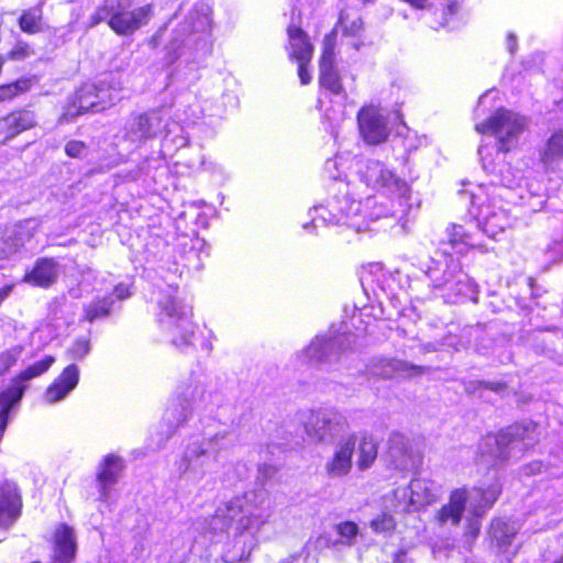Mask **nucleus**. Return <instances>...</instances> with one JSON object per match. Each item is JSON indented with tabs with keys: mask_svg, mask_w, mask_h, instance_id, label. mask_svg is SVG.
Wrapping results in <instances>:
<instances>
[{
	"mask_svg": "<svg viewBox=\"0 0 563 563\" xmlns=\"http://www.w3.org/2000/svg\"><path fill=\"white\" fill-rule=\"evenodd\" d=\"M549 252H552L554 255L563 257V238L554 239L553 242L548 247Z\"/></svg>",
	"mask_w": 563,
	"mask_h": 563,
	"instance_id": "de8ad7c7",
	"label": "nucleus"
},
{
	"mask_svg": "<svg viewBox=\"0 0 563 563\" xmlns=\"http://www.w3.org/2000/svg\"><path fill=\"white\" fill-rule=\"evenodd\" d=\"M428 372L429 367L416 365L398 358H379L374 361L371 366V373L383 378H391L395 375L411 378L423 375Z\"/></svg>",
	"mask_w": 563,
	"mask_h": 563,
	"instance_id": "aec40b11",
	"label": "nucleus"
},
{
	"mask_svg": "<svg viewBox=\"0 0 563 563\" xmlns=\"http://www.w3.org/2000/svg\"><path fill=\"white\" fill-rule=\"evenodd\" d=\"M340 23L345 35L356 36L363 29V22L361 18L350 20L349 16L343 13L340 16Z\"/></svg>",
	"mask_w": 563,
	"mask_h": 563,
	"instance_id": "ea45409f",
	"label": "nucleus"
},
{
	"mask_svg": "<svg viewBox=\"0 0 563 563\" xmlns=\"http://www.w3.org/2000/svg\"><path fill=\"white\" fill-rule=\"evenodd\" d=\"M508 49L511 54L516 51V37L512 33L508 35Z\"/></svg>",
	"mask_w": 563,
	"mask_h": 563,
	"instance_id": "5fc2aeb1",
	"label": "nucleus"
},
{
	"mask_svg": "<svg viewBox=\"0 0 563 563\" xmlns=\"http://www.w3.org/2000/svg\"><path fill=\"white\" fill-rule=\"evenodd\" d=\"M434 286L438 288L443 287L448 292L444 295L448 300L456 302L459 296L465 295L468 289L467 276L463 273H459L455 277L450 273L449 277H445L443 282H439L432 276Z\"/></svg>",
	"mask_w": 563,
	"mask_h": 563,
	"instance_id": "c756f323",
	"label": "nucleus"
},
{
	"mask_svg": "<svg viewBox=\"0 0 563 563\" xmlns=\"http://www.w3.org/2000/svg\"><path fill=\"white\" fill-rule=\"evenodd\" d=\"M356 446V435H350L341 441L333 455L324 464V471L330 478L346 476L352 470V456Z\"/></svg>",
	"mask_w": 563,
	"mask_h": 563,
	"instance_id": "a211bd4d",
	"label": "nucleus"
},
{
	"mask_svg": "<svg viewBox=\"0 0 563 563\" xmlns=\"http://www.w3.org/2000/svg\"><path fill=\"white\" fill-rule=\"evenodd\" d=\"M449 242L453 247H456L459 244L473 246L471 234H468L463 227L455 224L452 225L449 233Z\"/></svg>",
	"mask_w": 563,
	"mask_h": 563,
	"instance_id": "4c0bfd02",
	"label": "nucleus"
},
{
	"mask_svg": "<svg viewBox=\"0 0 563 563\" xmlns=\"http://www.w3.org/2000/svg\"><path fill=\"white\" fill-rule=\"evenodd\" d=\"M30 46L25 43H19L15 47H13L9 53V58L13 60L24 59L30 55Z\"/></svg>",
	"mask_w": 563,
	"mask_h": 563,
	"instance_id": "a18cd8bd",
	"label": "nucleus"
},
{
	"mask_svg": "<svg viewBox=\"0 0 563 563\" xmlns=\"http://www.w3.org/2000/svg\"><path fill=\"white\" fill-rule=\"evenodd\" d=\"M167 27V24H165L163 27H161L154 35L153 37L151 38L150 41V45L153 47V48H156L158 45H159V42L164 35V31L166 30Z\"/></svg>",
	"mask_w": 563,
	"mask_h": 563,
	"instance_id": "3c124183",
	"label": "nucleus"
},
{
	"mask_svg": "<svg viewBox=\"0 0 563 563\" xmlns=\"http://www.w3.org/2000/svg\"><path fill=\"white\" fill-rule=\"evenodd\" d=\"M209 26V20L206 14L198 12L191 13L175 31L166 51V63L174 64L184 55V48L192 43L198 45L206 42V33Z\"/></svg>",
	"mask_w": 563,
	"mask_h": 563,
	"instance_id": "0eeeda50",
	"label": "nucleus"
},
{
	"mask_svg": "<svg viewBox=\"0 0 563 563\" xmlns=\"http://www.w3.org/2000/svg\"><path fill=\"white\" fill-rule=\"evenodd\" d=\"M481 518L482 517L470 515L465 527V537L467 539H471L473 541L478 537L482 527Z\"/></svg>",
	"mask_w": 563,
	"mask_h": 563,
	"instance_id": "37998d69",
	"label": "nucleus"
},
{
	"mask_svg": "<svg viewBox=\"0 0 563 563\" xmlns=\"http://www.w3.org/2000/svg\"><path fill=\"white\" fill-rule=\"evenodd\" d=\"M118 99L117 93L110 89L93 84H85L77 91L74 106L78 109L77 113L100 112L111 107Z\"/></svg>",
	"mask_w": 563,
	"mask_h": 563,
	"instance_id": "ddd939ff",
	"label": "nucleus"
},
{
	"mask_svg": "<svg viewBox=\"0 0 563 563\" xmlns=\"http://www.w3.org/2000/svg\"><path fill=\"white\" fill-rule=\"evenodd\" d=\"M55 362V358L51 355L45 356L43 360L35 362L34 364L22 371L15 378L12 379L11 385L4 390H11L14 388L21 389V397L26 389L24 382L33 379L44 374Z\"/></svg>",
	"mask_w": 563,
	"mask_h": 563,
	"instance_id": "cd10ccee",
	"label": "nucleus"
},
{
	"mask_svg": "<svg viewBox=\"0 0 563 563\" xmlns=\"http://www.w3.org/2000/svg\"><path fill=\"white\" fill-rule=\"evenodd\" d=\"M501 487L494 482L484 487L456 488L451 492L446 504L437 511L435 523L439 527H459L466 510L476 517H484L498 499Z\"/></svg>",
	"mask_w": 563,
	"mask_h": 563,
	"instance_id": "f03ea898",
	"label": "nucleus"
},
{
	"mask_svg": "<svg viewBox=\"0 0 563 563\" xmlns=\"http://www.w3.org/2000/svg\"><path fill=\"white\" fill-rule=\"evenodd\" d=\"M482 386L484 388L493 390L495 393H500V391H503L506 388V384L505 383H500V382H485V380H483V385Z\"/></svg>",
	"mask_w": 563,
	"mask_h": 563,
	"instance_id": "8fccbe9b",
	"label": "nucleus"
},
{
	"mask_svg": "<svg viewBox=\"0 0 563 563\" xmlns=\"http://www.w3.org/2000/svg\"><path fill=\"white\" fill-rule=\"evenodd\" d=\"M319 68L320 85L332 93L340 95L343 91V87L339 73L334 67V44L330 36L324 38Z\"/></svg>",
	"mask_w": 563,
	"mask_h": 563,
	"instance_id": "4be33fe9",
	"label": "nucleus"
},
{
	"mask_svg": "<svg viewBox=\"0 0 563 563\" xmlns=\"http://www.w3.org/2000/svg\"><path fill=\"white\" fill-rule=\"evenodd\" d=\"M407 490H409L410 496L408 503L404 506V510H408L410 507L419 509L431 505L441 495V487L438 484L420 477L413 478L408 488L396 489L395 496L397 498H405L407 497Z\"/></svg>",
	"mask_w": 563,
	"mask_h": 563,
	"instance_id": "4468645a",
	"label": "nucleus"
},
{
	"mask_svg": "<svg viewBox=\"0 0 563 563\" xmlns=\"http://www.w3.org/2000/svg\"><path fill=\"white\" fill-rule=\"evenodd\" d=\"M11 292V287H5L2 290H0V303L9 296Z\"/></svg>",
	"mask_w": 563,
	"mask_h": 563,
	"instance_id": "6e6d98bb",
	"label": "nucleus"
},
{
	"mask_svg": "<svg viewBox=\"0 0 563 563\" xmlns=\"http://www.w3.org/2000/svg\"><path fill=\"white\" fill-rule=\"evenodd\" d=\"M483 385V380H473V382H468L466 385H465V393L467 394H474L476 393V390Z\"/></svg>",
	"mask_w": 563,
	"mask_h": 563,
	"instance_id": "603ef678",
	"label": "nucleus"
},
{
	"mask_svg": "<svg viewBox=\"0 0 563 563\" xmlns=\"http://www.w3.org/2000/svg\"><path fill=\"white\" fill-rule=\"evenodd\" d=\"M526 125L527 119L525 117L501 108L484 122L476 124L475 130L481 134L494 136L497 151L507 153L517 145Z\"/></svg>",
	"mask_w": 563,
	"mask_h": 563,
	"instance_id": "423d86ee",
	"label": "nucleus"
},
{
	"mask_svg": "<svg viewBox=\"0 0 563 563\" xmlns=\"http://www.w3.org/2000/svg\"><path fill=\"white\" fill-rule=\"evenodd\" d=\"M363 177L368 186L387 188L399 196L405 197L408 192L407 184L398 178L393 172L378 161H368L363 172Z\"/></svg>",
	"mask_w": 563,
	"mask_h": 563,
	"instance_id": "f3484780",
	"label": "nucleus"
},
{
	"mask_svg": "<svg viewBox=\"0 0 563 563\" xmlns=\"http://www.w3.org/2000/svg\"><path fill=\"white\" fill-rule=\"evenodd\" d=\"M114 303L112 296L96 297L84 307V319L90 323L97 319L107 318L111 313Z\"/></svg>",
	"mask_w": 563,
	"mask_h": 563,
	"instance_id": "2f4dec72",
	"label": "nucleus"
},
{
	"mask_svg": "<svg viewBox=\"0 0 563 563\" xmlns=\"http://www.w3.org/2000/svg\"><path fill=\"white\" fill-rule=\"evenodd\" d=\"M360 133L368 144H379L387 140V119L373 106L363 107L357 113Z\"/></svg>",
	"mask_w": 563,
	"mask_h": 563,
	"instance_id": "f8f14e48",
	"label": "nucleus"
},
{
	"mask_svg": "<svg viewBox=\"0 0 563 563\" xmlns=\"http://www.w3.org/2000/svg\"><path fill=\"white\" fill-rule=\"evenodd\" d=\"M560 157H563V134L556 133L549 140L542 158L545 163H548Z\"/></svg>",
	"mask_w": 563,
	"mask_h": 563,
	"instance_id": "c9c22d12",
	"label": "nucleus"
},
{
	"mask_svg": "<svg viewBox=\"0 0 563 563\" xmlns=\"http://www.w3.org/2000/svg\"><path fill=\"white\" fill-rule=\"evenodd\" d=\"M290 58L295 60H311L313 47L307 34L295 25L288 26Z\"/></svg>",
	"mask_w": 563,
	"mask_h": 563,
	"instance_id": "bb28decb",
	"label": "nucleus"
},
{
	"mask_svg": "<svg viewBox=\"0 0 563 563\" xmlns=\"http://www.w3.org/2000/svg\"><path fill=\"white\" fill-rule=\"evenodd\" d=\"M357 449V467L361 471H365L373 465L377 457V444L375 440L369 435H362L360 440L356 438Z\"/></svg>",
	"mask_w": 563,
	"mask_h": 563,
	"instance_id": "c85d7f7f",
	"label": "nucleus"
},
{
	"mask_svg": "<svg viewBox=\"0 0 563 563\" xmlns=\"http://www.w3.org/2000/svg\"><path fill=\"white\" fill-rule=\"evenodd\" d=\"M538 437L537 423H516L497 434L486 435L479 445L481 454L493 463L517 460L538 442Z\"/></svg>",
	"mask_w": 563,
	"mask_h": 563,
	"instance_id": "7ed1b4c3",
	"label": "nucleus"
},
{
	"mask_svg": "<svg viewBox=\"0 0 563 563\" xmlns=\"http://www.w3.org/2000/svg\"><path fill=\"white\" fill-rule=\"evenodd\" d=\"M86 151V145L80 141H70L65 146V152L70 157H80Z\"/></svg>",
	"mask_w": 563,
	"mask_h": 563,
	"instance_id": "c03bdc74",
	"label": "nucleus"
},
{
	"mask_svg": "<svg viewBox=\"0 0 563 563\" xmlns=\"http://www.w3.org/2000/svg\"><path fill=\"white\" fill-rule=\"evenodd\" d=\"M131 0H103L90 16V25L95 26L107 22L109 27L118 35H132L146 25L153 16V5L130 10Z\"/></svg>",
	"mask_w": 563,
	"mask_h": 563,
	"instance_id": "20e7f679",
	"label": "nucleus"
},
{
	"mask_svg": "<svg viewBox=\"0 0 563 563\" xmlns=\"http://www.w3.org/2000/svg\"><path fill=\"white\" fill-rule=\"evenodd\" d=\"M339 536L344 539V543L351 545L356 537L358 528L354 522L345 521L336 526Z\"/></svg>",
	"mask_w": 563,
	"mask_h": 563,
	"instance_id": "a19ab883",
	"label": "nucleus"
},
{
	"mask_svg": "<svg viewBox=\"0 0 563 563\" xmlns=\"http://www.w3.org/2000/svg\"><path fill=\"white\" fill-rule=\"evenodd\" d=\"M389 455L396 468L409 470L413 466L401 435H396L390 440Z\"/></svg>",
	"mask_w": 563,
	"mask_h": 563,
	"instance_id": "473e14b6",
	"label": "nucleus"
},
{
	"mask_svg": "<svg viewBox=\"0 0 563 563\" xmlns=\"http://www.w3.org/2000/svg\"><path fill=\"white\" fill-rule=\"evenodd\" d=\"M123 468L124 463L121 457L109 454L103 459L97 473L101 500H108L110 487L119 481Z\"/></svg>",
	"mask_w": 563,
	"mask_h": 563,
	"instance_id": "393cba45",
	"label": "nucleus"
},
{
	"mask_svg": "<svg viewBox=\"0 0 563 563\" xmlns=\"http://www.w3.org/2000/svg\"><path fill=\"white\" fill-rule=\"evenodd\" d=\"M517 532L518 528L515 522L503 519L493 520L489 529L492 539L500 548L510 545Z\"/></svg>",
	"mask_w": 563,
	"mask_h": 563,
	"instance_id": "7c9ffc66",
	"label": "nucleus"
},
{
	"mask_svg": "<svg viewBox=\"0 0 563 563\" xmlns=\"http://www.w3.org/2000/svg\"><path fill=\"white\" fill-rule=\"evenodd\" d=\"M292 561H294V558H288L280 563H292Z\"/></svg>",
	"mask_w": 563,
	"mask_h": 563,
	"instance_id": "13d9d810",
	"label": "nucleus"
},
{
	"mask_svg": "<svg viewBox=\"0 0 563 563\" xmlns=\"http://www.w3.org/2000/svg\"><path fill=\"white\" fill-rule=\"evenodd\" d=\"M205 393L203 386L199 384L188 386L180 393L181 400L184 401V404L180 405V409L177 407L168 408L164 415V421L169 428L168 435L173 434L176 429L188 419L194 405L203 401Z\"/></svg>",
	"mask_w": 563,
	"mask_h": 563,
	"instance_id": "dca6fc26",
	"label": "nucleus"
},
{
	"mask_svg": "<svg viewBox=\"0 0 563 563\" xmlns=\"http://www.w3.org/2000/svg\"><path fill=\"white\" fill-rule=\"evenodd\" d=\"M347 429L345 417L335 410H319L306 424L307 433L318 441H332Z\"/></svg>",
	"mask_w": 563,
	"mask_h": 563,
	"instance_id": "9d476101",
	"label": "nucleus"
},
{
	"mask_svg": "<svg viewBox=\"0 0 563 563\" xmlns=\"http://www.w3.org/2000/svg\"><path fill=\"white\" fill-rule=\"evenodd\" d=\"M486 151H487V148H486L485 146H481V147L478 148V154H479V156H481V159L483 161V167H484L485 169L489 170V172H493V170H494V168H493L492 164H490V163H489V164H487V163L485 162V159H486V158H485V152H486Z\"/></svg>",
	"mask_w": 563,
	"mask_h": 563,
	"instance_id": "864d4df0",
	"label": "nucleus"
},
{
	"mask_svg": "<svg viewBox=\"0 0 563 563\" xmlns=\"http://www.w3.org/2000/svg\"><path fill=\"white\" fill-rule=\"evenodd\" d=\"M76 534L71 527L60 523L54 532L52 563H70L76 555Z\"/></svg>",
	"mask_w": 563,
	"mask_h": 563,
	"instance_id": "5701e85b",
	"label": "nucleus"
},
{
	"mask_svg": "<svg viewBox=\"0 0 563 563\" xmlns=\"http://www.w3.org/2000/svg\"><path fill=\"white\" fill-rule=\"evenodd\" d=\"M476 219L483 232L492 239H496L499 233L505 232L514 222L509 211L495 203L481 205Z\"/></svg>",
	"mask_w": 563,
	"mask_h": 563,
	"instance_id": "2eb2a0df",
	"label": "nucleus"
},
{
	"mask_svg": "<svg viewBox=\"0 0 563 563\" xmlns=\"http://www.w3.org/2000/svg\"><path fill=\"white\" fill-rule=\"evenodd\" d=\"M298 63V76L302 85H307L311 81V76L307 69V65L310 60H296Z\"/></svg>",
	"mask_w": 563,
	"mask_h": 563,
	"instance_id": "49530a36",
	"label": "nucleus"
},
{
	"mask_svg": "<svg viewBox=\"0 0 563 563\" xmlns=\"http://www.w3.org/2000/svg\"><path fill=\"white\" fill-rule=\"evenodd\" d=\"M164 126L162 111L152 110L132 114L125 123L123 139L132 144L141 145L157 137Z\"/></svg>",
	"mask_w": 563,
	"mask_h": 563,
	"instance_id": "6e6552de",
	"label": "nucleus"
},
{
	"mask_svg": "<svg viewBox=\"0 0 563 563\" xmlns=\"http://www.w3.org/2000/svg\"><path fill=\"white\" fill-rule=\"evenodd\" d=\"M36 123L35 113L26 109L14 110L0 117V144H5L22 132L34 128Z\"/></svg>",
	"mask_w": 563,
	"mask_h": 563,
	"instance_id": "6ab92c4d",
	"label": "nucleus"
},
{
	"mask_svg": "<svg viewBox=\"0 0 563 563\" xmlns=\"http://www.w3.org/2000/svg\"><path fill=\"white\" fill-rule=\"evenodd\" d=\"M43 13L41 7L24 10L19 19V26L22 32L35 34L42 31Z\"/></svg>",
	"mask_w": 563,
	"mask_h": 563,
	"instance_id": "72a5a7b5",
	"label": "nucleus"
},
{
	"mask_svg": "<svg viewBox=\"0 0 563 563\" xmlns=\"http://www.w3.org/2000/svg\"><path fill=\"white\" fill-rule=\"evenodd\" d=\"M110 296H112L113 299L123 300L130 296V292L125 286L119 285Z\"/></svg>",
	"mask_w": 563,
	"mask_h": 563,
	"instance_id": "09e8293b",
	"label": "nucleus"
},
{
	"mask_svg": "<svg viewBox=\"0 0 563 563\" xmlns=\"http://www.w3.org/2000/svg\"><path fill=\"white\" fill-rule=\"evenodd\" d=\"M90 351V344L87 339H78L68 350L71 360H82Z\"/></svg>",
	"mask_w": 563,
	"mask_h": 563,
	"instance_id": "79ce46f5",
	"label": "nucleus"
},
{
	"mask_svg": "<svg viewBox=\"0 0 563 563\" xmlns=\"http://www.w3.org/2000/svg\"><path fill=\"white\" fill-rule=\"evenodd\" d=\"M262 495L249 493L221 504L209 520L214 533L233 532V537L250 536L252 539L267 521L268 514L262 508Z\"/></svg>",
	"mask_w": 563,
	"mask_h": 563,
	"instance_id": "f257e3e1",
	"label": "nucleus"
},
{
	"mask_svg": "<svg viewBox=\"0 0 563 563\" xmlns=\"http://www.w3.org/2000/svg\"><path fill=\"white\" fill-rule=\"evenodd\" d=\"M162 309L169 318L173 344L179 349L191 345L195 335V324L190 321V309L176 298H168L161 302Z\"/></svg>",
	"mask_w": 563,
	"mask_h": 563,
	"instance_id": "1a4fd4ad",
	"label": "nucleus"
},
{
	"mask_svg": "<svg viewBox=\"0 0 563 563\" xmlns=\"http://www.w3.org/2000/svg\"><path fill=\"white\" fill-rule=\"evenodd\" d=\"M58 275V263L54 258L41 257L32 271L24 275L23 282L35 287L48 288L56 283Z\"/></svg>",
	"mask_w": 563,
	"mask_h": 563,
	"instance_id": "a878e982",
	"label": "nucleus"
},
{
	"mask_svg": "<svg viewBox=\"0 0 563 563\" xmlns=\"http://www.w3.org/2000/svg\"><path fill=\"white\" fill-rule=\"evenodd\" d=\"M22 351V346L15 345L0 353V372L3 373L13 366L21 356Z\"/></svg>",
	"mask_w": 563,
	"mask_h": 563,
	"instance_id": "e433bc0d",
	"label": "nucleus"
},
{
	"mask_svg": "<svg viewBox=\"0 0 563 563\" xmlns=\"http://www.w3.org/2000/svg\"><path fill=\"white\" fill-rule=\"evenodd\" d=\"M30 87L31 82L26 78L18 79L12 84L0 86V102L12 100L16 96L27 91Z\"/></svg>",
	"mask_w": 563,
	"mask_h": 563,
	"instance_id": "f704fd0d",
	"label": "nucleus"
},
{
	"mask_svg": "<svg viewBox=\"0 0 563 563\" xmlns=\"http://www.w3.org/2000/svg\"><path fill=\"white\" fill-rule=\"evenodd\" d=\"M395 520L390 515L383 514L371 521L372 529L377 533L390 532L395 529Z\"/></svg>",
	"mask_w": 563,
	"mask_h": 563,
	"instance_id": "58836bf2",
	"label": "nucleus"
},
{
	"mask_svg": "<svg viewBox=\"0 0 563 563\" xmlns=\"http://www.w3.org/2000/svg\"><path fill=\"white\" fill-rule=\"evenodd\" d=\"M79 382V368L70 364L64 368L60 375L48 386L44 398L47 404H55L63 400L76 388Z\"/></svg>",
	"mask_w": 563,
	"mask_h": 563,
	"instance_id": "b1692460",
	"label": "nucleus"
},
{
	"mask_svg": "<svg viewBox=\"0 0 563 563\" xmlns=\"http://www.w3.org/2000/svg\"><path fill=\"white\" fill-rule=\"evenodd\" d=\"M347 342L350 339L346 335L316 336L306 349L305 354L308 361L316 366L331 365L339 360L340 353L346 349L345 343Z\"/></svg>",
	"mask_w": 563,
	"mask_h": 563,
	"instance_id": "9b49d317",
	"label": "nucleus"
},
{
	"mask_svg": "<svg viewBox=\"0 0 563 563\" xmlns=\"http://www.w3.org/2000/svg\"><path fill=\"white\" fill-rule=\"evenodd\" d=\"M22 496L18 485L4 481L0 485V526L12 525L21 515Z\"/></svg>",
	"mask_w": 563,
	"mask_h": 563,
	"instance_id": "412c9836",
	"label": "nucleus"
},
{
	"mask_svg": "<svg viewBox=\"0 0 563 563\" xmlns=\"http://www.w3.org/2000/svg\"><path fill=\"white\" fill-rule=\"evenodd\" d=\"M406 555V552L400 551L395 556V563H404V558Z\"/></svg>",
	"mask_w": 563,
	"mask_h": 563,
	"instance_id": "4d7b16f0",
	"label": "nucleus"
},
{
	"mask_svg": "<svg viewBox=\"0 0 563 563\" xmlns=\"http://www.w3.org/2000/svg\"><path fill=\"white\" fill-rule=\"evenodd\" d=\"M229 435L228 430H221L190 442L178 462L180 475L190 481H201L209 472L210 462L217 461L219 453L227 448Z\"/></svg>",
	"mask_w": 563,
	"mask_h": 563,
	"instance_id": "39448f33",
	"label": "nucleus"
}]
</instances>
